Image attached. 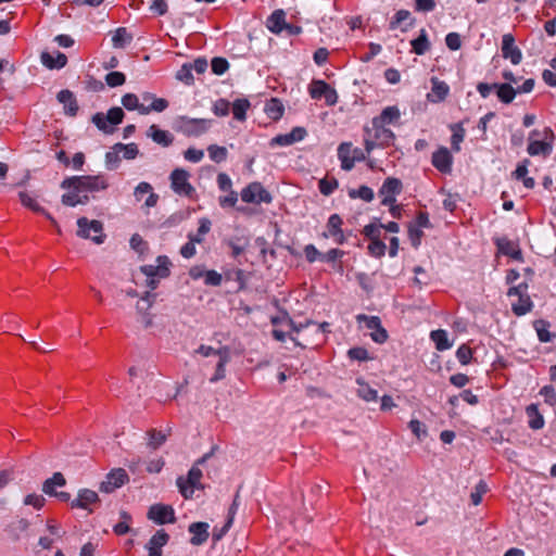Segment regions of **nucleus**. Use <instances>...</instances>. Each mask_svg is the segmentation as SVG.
I'll use <instances>...</instances> for the list:
<instances>
[{"label":"nucleus","mask_w":556,"mask_h":556,"mask_svg":"<svg viewBox=\"0 0 556 556\" xmlns=\"http://www.w3.org/2000/svg\"><path fill=\"white\" fill-rule=\"evenodd\" d=\"M109 187L105 175L72 176L61 182L62 189L67 192L62 195V203L66 206H76L89 202L88 193L99 192Z\"/></svg>","instance_id":"f257e3e1"},{"label":"nucleus","mask_w":556,"mask_h":556,"mask_svg":"<svg viewBox=\"0 0 556 556\" xmlns=\"http://www.w3.org/2000/svg\"><path fill=\"white\" fill-rule=\"evenodd\" d=\"M395 139L394 132L383 125H370L364 128V144L367 153L376 148L389 147Z\"/></svg>","instance_id":"f03ea898"},{"label":"nucleus","mask_w":556,"mask_h":556,"mask_svg":"<svg viewBox=\"0 0 556 556\" xmlns=\"http://www.w3.org/2000/svg\"><path fill=\"white\" fill-rule=\"evenodd\" d=\"M195 354H199L203 357H216L217 363L215 366V372L210 378L211 383H215L219 380H223L226 377V365L230 362V349L228 346H222L219 349H214L210 345L201 344L195 351Z\"/></svg>","instance_id":"7ed1b4c3"},{"label":"nucleus","mask_w":556,"mask_h":556,"mask_svg":"<svg viewBox=\"0 0 556 556\" xmlns=\"http://www.w3.org/2000/svg\"><path fill=\"white\" fill-rule=\"evenodd\" d=\"M124 116V111L121 108L115 106L110 109L106 114L96 113L92 116V123L99 130L110 135L114 132L115 126L123 122Z\"/></svg>","instance_id":"20e7f679"},{"label":"nucleus","mask_w":556,"mask_h":556,"mask_svg":"<svg viewBox=\"0 0 556 556\" xmlns=\"http://www.w3.org/2000/svg\"><path fill=\"white\" fill-rule=\"evenodd\" d=\"M77 236L84 239H90L97 244L103 243L105 235L103 233V225L101 222L80 217L77 219Z\"/></svg>","instance_id":"39448f33"},{"label":"nucleus","mask_w":556,"mask_h":556,"mask_svg":"<svg viewBox=\"0 0 556 556\" xmlns=\"http://www.w3.org/2000/svg\"><path fill=\"white\" fill-rule=\"evenodd\" d=\"M507 295L518 298L517 302L511 304V309L515 315L523 316L532 309L533 303L528 294L527 283L522 282L518 286L509 288Z\"/></svg>","instance_id":"423d86ee"},{"label":"nucleus","mask_w":556,"mask_h":556,"mask_svg":"<svg viewBox=\"0 0 556 556\" xmlns=\"http://www.w3.org/2000/svg\"><path fill=\"white\" fill-rule=\"evenodd\" d=\"M178 130L188 137H199L205 134L212 125L211 119L206 118H191L188 116H180L177 119Z\"/></svg>","instance_id":"0eeeda50"},{"label":"nucleus","mask_w":556,"mask_h":556,"mask_svg":"<svg viewBox=\"0 0 556 556\" xmlns=\"http://www.w3.org/2000/svg\"><path fill=\"white\" fill-rule=\"evenodd\" d=\"M367 154L366 150L352 148V144L348 142L341 143L338 148V157L341 161V168L344 170H351L355 162L365 161Z\"/></svg>","instance_id":"6e6552de"},{"label":"nucleus","mask_w":556,"mask_h":556,"mask_svg":"<svg viewBox=\"0 0 556 556\" xmlns=\"http://www.w3.org/2000/svg\"><path fill=\"white\" fill-rule=\"evenodd\" d=\"M241 200L245 203H270L273 198L261 182L254 181L241 190Z\"/></svg>","instance_id":"1a4fd4ad"},{"label":"nucleus","mask_w":556,"mask_h":556,"mask_svg":"<svg viewBox=\"0 0 556 556\" xmlns=\"http://www.w3.org/2000/svg\"><path fill=\"white\" fill-rule=\"evenodd\" d=\"M539 135H540V132L538 130H532L530 132L527 152L531 156H535V155L548 156L553 150L552 141L554 139V134H553L552 129L545 128V130H544L545 138L549 137L551 141L533 140V137H536Z\"/></svg>","instance_id":"9d476101"},{"label":"nucleus","mask_w":556,"mask_h":556,"mask_svg":"<svg viewBox=\"0 0 556 556\" xmlns=\"http://www.w3.org/2000/svg\"><path fill=\"white\" fill-rule=\"evenodd\" d=\"M201 478L202 471L195 465L191 467L186 479L184 477H179L177 479V486L185 498H190L194 492V489L202 488L200 484Z\"/></svg>","instance_id":"9b49d317"},{"label":"nucleus","mask_w":556,"mask_h":556,"mask_svg":"<svg viewBox=\"0 0 556 556\" xmlns=\"http://www.w3.org/2000/svg\"><path fill=\"white\" fill-rule=\"evenodd\" d=\"M403 184L399 178L388 177L379 189V197L381 198L382 205L393 204L396 201V195L402 192Z\"/></svg>","instance_id":"f8f14e48"},{"label":"nucleus","mask_w":556,"mask_h":556,"mask_svg":"<svg viewBox=\"0 0 556 556\" xmlns=\"http://www.w3.org/2000/svg\"><path fill=\"white\" fill-rule=\"evenodd\" d=\"M189 173L182 168H176L170 174V186L179 195L190 197L194 188L189 182Z\"/></svg>","instance_id":"ddd939ff"},{"label":"nucleus","mask_w":556,"mask_h":556,"mask_svg":"<svg viewBox=\"0 0 556 556\" xmlns=\"http://www.w3.org/2000/svg\"><path fill=\"white\" fill-rule=\"evenodd\" d=\"M129 478L125 469L116 468L111 470L105 480L100 484V491L104 493H112L116 489L123 486L126 482H128Z\"/></svg>","instance_id":"4468645a"},{"label":"nucleus","mask_w":556,"mask_h":556,"mask_svg":"<svg viewBox=\"0 0 556 556\" xmlns=\"http://www.w3.org/2000/svg\"><path fill=\"white\" fill-rule=\"evenodd\" d=\"M148 517L159 525L175 522V511L167 505H152L149 509Z\"/></svg>","instance_id":"2eb2a0df"},{"label":"nucleus","mask_w":556,"mask_h":556,"mask_svg":"<svg viewBox=\"0 0 556 556\" xmlns=\"http://www.w3.org/2000/svg\"><path fill=\"white\" fill-rule=\"evenodd\" d=\"M502 55L504 59L510 60L514 65L521 62L522 53L515 45V38L511 34H504L502 37Z\"/></svg>","instance_id":"dca6fc26"},{"label":"nucleus","mask_w":556,"mask_h":556,"mask_svg":"<svg viewBox=\"0 0 556 556\" xmlns=\"http://www.w3.org/2000/svg\"><path fill=\"white\" fill-rule=\"evenodd\" d=\"M307 135V131L303 127H294L288 134L277 135L270 140V146L288 147L295 142L302 141Z\"/></svg>","instance_id":"f3484780"},{"label":"nucleus","mask_w":556,"mask_h":556,"mask_svg":"<svg viewBox=\"0 0 556 556\" xmlns=\"http://www.w3.org/2000/svg\"><path fill=\"white\" fill-rule=\"evenodd\" d=\"M169 260L167 256H159L156 258V265H144L141 266V271L147 277L165 278L169 275Z\"/></svg>","instance_id":"a211bd4d"},{"label":"nucleus","mask_w":556,"mask_h":556,"mask_svg":"<svg viewBox=\"0 0 556 556\" xmlns=\"http://www.w3.org/2000/svg\"><path fill=\"white\" fill-rule=\"evenodd\" d=\"M18 198H20V200H21L22 204H23L25 207H27V208H29V210H31V211L36 212V213H40V214H42V215H43L48 220H50V223H51L54 227L59 228V225H58L56 220L52 217V215H51L49 212H47V211H46L41 205H39V204L37 203L36 199H35V198H33L28 192H26V191H21V192L18 193Z\"/></svg>","instance_id":"6ab92c4d"},{"label":"nucleus","mask_w":556,"mask_h":556,"mask_svg":"<svg viewBox=\"0 0 556 556\" xmlns=\"http://www.w3.org/2000/svg\"><path fill=\"white\" fill-rule=\"evenodd\" d=\"M208 523L207 522H193L189 526L188 530L192 534V538L190 539V543L194 546H200L204 544L208 536Z\"/></svg>","instance_id":"aec40b11"},{"label":"nucleus","mask_w":556,"mask_h":556,"mask_svg":"<svg viewBox=\"0 0 556 556\" xmlns=\"http://www.w3.org/2000/svg\"><path fill=\"white\" fill-rule=\"evenodd\" d=\"M433 166L442 173H450L452 168V155L446 148H440L432 154Z\"/></svg>","instance_id":"412c9836"},{"label":"nucleus","mask_w":556,"mask_h":556,"mask_svg":"<svg viewBox=\"0 0 556 556\" xmlns=\"http://www.w3.org/2000/svg\"><path fill=\"white\" fill-rule=\"evenodd\" d=\"M147 137L151 138L161 147H169L174 142V136L168 130L160 129L156 125H151L147 130Z\"/></svg>","instance_id":"4be33fe9"},{"label":"nucleus","mask_w":556,"mask_h":556,"mask_svg":"<svg viewBox=\"0 0 556 556\" xmlns=\"http://www.w3.org/2000/svg\"><path fill=\"white\" fill-rule=\"evenodd\" d=\"M168 534L164 530H159L148 542L147 548L149 556H162V547L168 542Z\"/></svg>","instance_id":"5701e85b"},{"label":"nucleus","mask_w":556,"mask_h":556,"mask_svg":"<svg viewBox=\"0 0 556 556\" xmlns=\"http://www.w3.org/2000/svg\"><path fill=\"white\" fill-rule=\"evenodd\" d=\"M58 100L63 104L64 112L66 115L75 116L78 112V104L74 93L67 89L61 90L58 96Z\"/></svg>","instance_id":"b1692460"},{"label":"nucleus","mask_w":556,"mask_h":556,"mask_svg":"<svg viewBox=\"0 0 556 556\" xmlns=\"http://www.w3.org/2000/svg\"><path fill=\"white\" fill-rule=\"evenodd\" d=\"M141 103L151 112H163L168 108V101L163 98H156L153 93L143 92L140 97Z\"/></svg>","instance_id":"393cba45"},{"label":"nucleus","mask_w":556,"mask_h":556,"mask_svg":"<svg viewBox=\"0 0 556 556\" xmlns=\"http://www.w3.org/2000/svg\"><path fill=\"white\" fill-rule=\"evenodd\" d=\"M401 117L397 106H387L382 110L379 116L372 118V125H389L396 123Z\"/></svg>","instance_id":"a878e982"},{"label":"nucleus","mask_w":556,"mask_h":556,"mask_svg":"<svg viewBox=\"0 0 556 556\" xmlns=\"http://www.w3.org/2000/svg\"><path fill=\"white\" fill-rule=\"evenodd\" d=\"M99 501V496L97 492L89 490V489H83L78 492V496L76 500L72 501L71 506L88 509L89 505L94 504Z\"/></svg>","instance_id":"bb28decb"},{"label":"nucleus","mask_w":556,"mask_h":556,"mask_svg":"<svg viewBox=\"0 0 556 556\" xmlns=\"http://www.w3.org/2000/svg\"><path fill=\"white\" fill-rule=\"evenodd\" d=\"M431 81L432 89L431 92L427 96L428 100L433 103L443 101L450 91L447 84L439 80L438 78H432Z\"/></svg>","instance_id":"cd10ccee"},{"label":"nucleus","mask_w":556,"mask_h":556,"mask_svg":"<svg viewBox=\"0 0 556 556\" xmlns=\"http://www.w3.org/2000/svg\"><path fill=\"white\" fill-rule=\"evenodd\" d=\"M498 251L516 261H522V254L517 244L506 238L496 241Z\"/></svg>","instance_id":"c85d7f7f"},{"label":"nucleus","mask_w":556,"mask_h":556,"mask_svg":"<svg viewBox=\"0 0 556 556\" xmlns=\"http://www.w3.org/2000/svg\"><path fill=\"white\" fill-rule=\"evenodd\" d=\"M40 59L42 64L50 70L62 68L66 65L67 62L66 55L59 51L56 52L55 56L49 52H42Z\"/></svg>","instance_id":"c756f323"},{"label":"nucleus","mask_w":556,"mask_h":556,"mask_svg":"<svg viewBox=\"0 0 556 556\" xmlns=\"http://www.w3.org/2000/svg\"><path fill=\"white\" fill-rule=\"evenodd\" d=\"M122 104L128 111L137 110L140 114H149V110L144 103L140 102V98L135 93H126L122 97Z\"/></svg>","instance_id":"7c9ffc66"},{"label":"nucleus","mask_w":556,"mask_h":556,"mask_svg":"<svg viewBox=\"0 0 556 556\" xmlns=\"http://www.w3.org/2000/svg\"><path fill=\"white\" fill-rule=\"evenodd\" d=\"M285 12L282 10H276L271 13L267 21V27L271 33L280 34L287 26L285 21Z\"/></svg>","instance_id":"2f4dec72"},{"label":"nucleus","mask_w":556,"mask_h":556,"mask_svg":"<svg viewBox=\"0 0 556 556\" xmlns=\"http://www.w3.org/2000/svg\"><path fill=\"white\" fill-rule=\"evenodd\" d=\"M498 99L503 103H510L517 94V90L510 84H494Z\"/></svg>","instance_id":"473e14b6"},{"label":"nucleus","mask_w":556,"mask_h":556,"mask_svg":"<svg viewBox=\"0 0 556 556\" xmlns=\"http://www.w3.org/2000/svg\"><path fill=\"white\" fill-rule=\"evenodd\" d=\"M358 388H357V395L362 397L366 402H376L378 399V392L377 390L372 389L369 384H367L363 379L358 378L356 380Z\"/></svg>","instance_id":"72a5a7b5"},{"label":"nucleus","mask_w":556,"mask_h":556,"mask_svg":"<svg viewBox=\"0 0 556 556\" xmlns=\"http://www.w3.org/2000/svg\"><path fill=\"white\" fill-rule=\"evenodd\" d=\"M251 103L248 99H237L232 103L233 118L243 122L247 118V111L250 109Z\"/></svg>","instance_id":"f704fd0d"},{"label":"nucleus","mask_w":556,"mask_h":556,"mask_svg":"<svg viewBox=\"0 0 556 556\" xmlns=\"http://www.w3.org/2000/svg\"><path fill=\"white\" fill-rule=\"evenodd\" d=\"M431 340L434 342L439 351H445L452 346L448 341L447 332L442 329L433 330L430 333Z\"/></svg>","instance_id":"c9c22d12"},{"label":"nucleus","mask_w":556,"mask_h":556,"mask_svg":"<svg viewBox=\"0 0 556 556\" xmlns=\"http://www.w3.org/2000/svg\"><path fill=\"white\" fill-rule=\"evenodd\" d=\"M65 483L66 481L64 476L61 472H54L51 478L45 481L42 491L48 495H52L55 491V486H64Z\"/></svg>","instance_id":"e433bc0d"},{"label":"nucleus","mask_w":556,"mask_h":556,"mask_svg":"<svg viewBox=\"0 0 556 556\" xmlns=\"http://www.w3.org/2000/svg\"><path fill=\"white\" fill-rule=\"evenodd\" d=\"M131 40L132 37L125 27L117 28L112 37L113 46L119 49L125 48Z\"/></svg>","instance_id":"4c0bfd02"},{"label":"nucleus","mask_w":556,"mask_h":556,"mask_svg":"<svg viewBox=\"0 0 556 556\" xmlns=\"http://www.w3.org/2000/svg\"><path fill=\"white\" fill-rule=\"evenodd\" d=\"M450 128L453 132L451 138L452 149L458 152L460 151V142H463L465 138V129L460 123L453 124Z\"/></svg>","instance_id":"58836bf2"},{"label":"nucleus","mask_w":556,"mask_h":556,"mask_svg":"<svg viewBox=\"0 0 556 556\" xmlns=\"http://www.w3.org/2000/svg\"><path fill=\"white\" fill-rule=\"evenodd\" d=\"M548 328L549 324L545 320L540 319L534 321V329L541 342H551L554 339L555 334H553Z\"/></svg>","instance_id":"ea45409f"},{"label":"nucleus","mask_w":556,"mask_h":556,"mask_svg":"<svg viewBox=\"0 0 556 556\" xmlns=\"http://www.w3.org/2000/svg\"><path fill=\"white\" fill-rule=\"evenodd\" d=\"M527 414L529 416V427L531 429L539 430L543 428L544 419L534 405L527 407Z\"/></svg>","instance_id":"a19ab883"},{"label":"nucleus","mask_w":556,"mask_h":556,"mask_svg":"<svg viewBox=\"0 0 556 556\" xmlns=\"http://www.w3.org/2000/svg\"><path fill=\"white\" fill-rule=\"evenodd\" d=\"M349 197L351 199H362L365 202H371L375 198V193L368 186H361L358 189H351Z\"/></svg>","instance_id":"79ce46f5"},{"label":"nucleus","mask_w":556,"mask_h":556,"mask_svg":"<svg viewBox=\"0 0 556 556\" xmlns=\"http://www.w3.org/2000/svg\"><path fill=\"white\" fill-rule=\"evenodd\" d=\"M412 47L413 51L418 55L426 53V51L429 49V41L425 29H421L419 37L412 40Z\"/></svg>","instance_id":"37998d69"},{"label":"nucleus","mask_w":556,"mask_h":556,"mask_svg":"<svg viewBox=\"0 0 556 556\" xmlns=\"http://www.w3.org/2000/svg\"><path fill=\"white\" fill-rule=\"evenodd\" d=\"M489 491V486L484 480H480L470 493L471 503L477 506L481 503L482 496Z\"/></svg>","instance_id":"c03bdc74"},{"label":"nucleus","mask_w":556,"mask_h":556,"mask_svg":"<svg viewBox=\"0 0 556 556\" xmlns=\"http://www.w3.org/2000/svg\"><path fill=\"white\" fill-rule=\"evenodd\" d=\"M121 152L116 149V143L112 147L110 151L105 153V166L108 169L113 170L119 166L121 163Z\"/></svg>","instance_id":"a18cd8bd"},{"label":"nucleus","mask_w":556,"mask_h":556,"mask_svg":"<svg viewBox=\"0 0 556 556\" xmlns=\"http://www.w3.org/2000/svg\"><path fill=\"white\" fill-rule=\"evenodd\" d=\"M265 112L273 119H279L283 114V105L277 99H271L265 108Z\"/></svg>","instance_id":"49530a36"},{"label":"nucleus","mask_w":556,"mask_h":556,"mask_svg":"<svg viewBox=\"0 0 556 556\" xmlns=\"http://www.w3.org/2000/svg\"><path fill=\"white\" fill-rule=\"evenodd\" d=\"M338 186L339 182L333 177H324L318 182L320 193L326 197L330 195L338 188Z\"/></svg>","instance_id":"de8ad7c7"},{"label":"nucleus","mask_w":556,"mask_h":556,"mask_svg":"<svg viewBox=\"0 0 556 556\" xmlns=\"http://www.w3.org/2000/svg\"><path fill=\"white\" fill-rule=\"evenodd\" d=\"M116 149L119 150L121 153H123V157L125 160H134L139 154L138 146L134 142L131 143H116Z\"/></svg>","instance_id":"09e8293b"},{"label":"nucleus","mask_w":556,"mask_h":556,"mask_svg":"<svg viewBox=\"0 0 556 556\" xmlns=\"http://www.w3.org/2000/svg\"><path fill=\"white\" fill-rule=\"evenodd\" d=\"M198 232L195 235H189L188 238L195 241L197 243H201L204 239V236L211 229V222L207 218H201L199 222Z\"/></svg>","instance_id":"8fccbe9b"},{"label":"nucleus","mask_w":556,"mask_h":556,"mask_svg":"<svg viewBox=\"0 0 556 556\" xmlns=\"http://www.w3.org/2000/svg\"><path fill=\"white\" fill-rule=\"evenodd\" d=\"M207 152L210 155V159L214 161L215 163H222L227 159V149L225 147H219L216 144H211L207 148Z\"/></svg>","instance_id":"3c124183"},{"label":"nucleus","mask_w":556,"mask_h":556,"mask_svg":"<svg viewBox=\"0 0 556 556\" xmlns=\"http://www.w3.org/2000/svg\"><path fill=\"white\" fill-rule=\"evenodd\" d=\"M329 87L324 80H314L309 86V94L313 99H320L328 91Z\"/></svg>","instance_id":"603ef678"},{"label":"nucleus","mask_w":556,"mask_h":556,"mask_svg":"<svg viewBox=\"0 0 556 556\" xmlns=\"http://www.w3.org/2000/svg\"><path fill=\"white\" fill-rule=\"evenodd\" d=\"M121 519L122 520L119 522H117L113 528L115 534H117V535H123L130 531L129 523H130L131 517L129 516V514L126 511H122Z\"/></svg>","instance_id":"864d4df0"},{"label":"nucleus","mask_w":556,"mask_h":556,"mask_svg":"<svg viewBox=\"0 0 556 556\" xmlns=\"http://www.w3.org/2000/svg\"><path fill=\"white\" fill-rule=\"evenodd\" d=\"M342 218L338 214H332L328 218L327 228L331 237L341 236Z\"/></svg>","instance_id":"5fc2aeb1"},{"label":"nucleus","mask_w":556,"mask_h":556,"mask_svg":"<svg viewBox=\"0 0 556 556\" xmlns=\"http://www.w3.org/2000/svg\"><path fill=\"white\" fill-rule=\"evenodd\" d=\"M291 325L292 329L295 332H300L304 327H313L316 332L321 334L325 333L327 331V328L329 327L328 323L316 324L313 321H306L305 324H294L293 321H291Z\"/></svg>","instance_id":"6e6d98bb"},{"label":"nucleus","mask_w":556,"mask_h":556,"mask_svg":"<svg viewBox=\"0 0 556 556\" xmlns=\"http://www.w3.org/2000/svg\"><path fill=\"white\" fill-rule=\"evenodd\" d=\"M408 428L418 440H422L428 434L426 426L417 419H412L408 424Z\"/></svg>","instance_id":"4d7b16f0"},{"label":"nucleus","mask_w":556,"mask_h":556,"mask_svg":"<svg viewBox=\"0 0 556 556\" xmlns=\"http://www.w3.org/2000/svg\"><path fill=\"white\" fill-rule=\"evenodd\" d=\"M551 68L545 70L542 74L543 80L552 87L556 86V58L552 59L549 63Z\"/></svg>","instance_id":"13d9d810"},{"label":"nucleus","mask_w":556,"mask_h":556,"mask_svg":"<svg viewBox=\"0 0 556 556\" xmlns=\"http://www.w3.org/2000/svg\"><path fill=\"white\" fill-rule=\"evenodd\" d=\"M126 76L122 72H111L105 76V83L114 88L125 84Z\"/></svg>","instance_id":"bf43d9fd"},{"label":"nucleus","mask_w":556,"mask_h":556,"mask_svg":"<svg viewBox=\"0 0 556 556\" xmlns=\"http://www.w3.org/2000/svg\"><path fill=\"white\" fill-rule=\"evenodd\" d=\"M386 244L380 239L371 240L368 245V252L371 256L381 257L386 253Z\"/></svg>","instance_id":"052dcab7"},{"label":"nucleus","mask_w":556,"mask_h":556,"mask_svg":"<svg viewBox=\"0 0 556 556\" xmlns=\"http://www.w3.org/2000/svg\"><path fill=\"white\" fill-rule=\"evenodd\" d=\"M176 78L187 85L193 83L192 70L189 63L184 64L176 74Z\"/></svg>","instance_id":"680f3d73"},{"label":"nucleus","mask_w":556,"mask_h":556,"mask_svg":"<svg viewBox=\"0 0 556 556\" xmlns=\"http://www.w3.org/2000/svg\"><path fill=\"white\" fill-rule=\"evenodd\" d=\"M155 298L154 294H152L150 291L146 292V295L141 298V300L137 303V312L139 314L148 313V311L151 308L153 299Z\"/></svg>","instance_id":"e2e57ef3"},{"label":"nucleus","mask_w":556,"mask_h":556,"mask_svg":"<svg viewBox=\"0 0 556 556\" xmlns=\"http://www.w3.org/2000/svg\"><path fill=\"white\" fill-rule=\"evenodd\" d=\"M456 357L462 365H468L472 357V351L468 345L462 344L456 351Z\"/></svg>","instance_id":"0e129e2a"},{"label":"nucleus","mask_w":556,"mask_h":556,"mask_svg":"<svg viewBox=\"0 0 556 556\" xmlns=\"http://www.w3.org/2000/svg\"><path fill=\"white\" fill-rule=\"evenodd\" d=\"M211 67L214 74L223 75L229 67V63L224 58H214L211 62Z\"/></svg>","instance_id":"69168bd1"},{"label":"nucleus","mask_w":556,"mask_h":556,"mask_svg":"<svg viewBox=\"0 0 556 556\" xmlns=\"http://www.w3.org/2000/svg\"><path fill=\"white\" fill-rule=\"evenodd\" d=\"M230 111V103L225 99H218L213 104V112L216 116H227Z\"/></svg>","instance_id":"338daca9"},{"label":"nucleus","mask_w":556,"mask_h":556,"mask_svg":"<svg viewBox=\"0 0 556 556\" xmlns=\"http://www.w3.org/2000/svg\"><path fill=\"white\" fill-rule=\"evenodd\" d=\"M238 201V193L233 190H229L227 195L219 197L218 203L220 207H233Z\"/></svg>","instance_id":"774afa93"}]
</instances>
